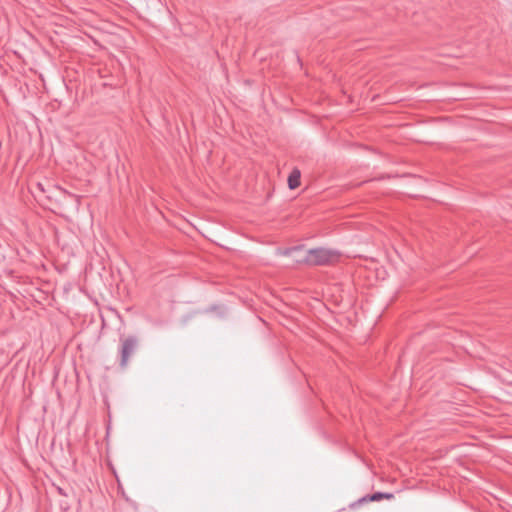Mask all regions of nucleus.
Returning a JSON list of instances; mask_svg holds the SVG:
<instances>
[{"label": "nucleus", "instance_id": "nucleus-1", "mask_svg": "<svg viewBox=\"0 0 512 512\" xmlns=\"http://www.w3.org/2000/svg\"><path fill=\"white\" fill-rule=\"evenodd\" d=\"M340 254L331 249L315 248L307 252L304 261L310 265H328L338 261Z\"/></svg>", "mask_w": 512, "mask_h": 512}, {"label": "nucleus", "instance_id": "nucleus-2", "mask_svg": "<svg viewBox=\"0 0 512 512\" xmlns=\"http://www.w3.org/2000/svg\"><path fill=\"white\" fill-rule=\"evenodd\" d=\"M120 353V366L126 368L130 357L134 354L138 347V339L136 336H128L121 338Z\"/></svg>", "mask_w": 512, "mask_h": 512}, {"label": "nucleus", "instance_id": "nucleus-3", "mask_svg": "<svg viewBox=\"0 0 512 512\" xmlns=\"http://www.w3.org/2000/svg\"><path fill=\"white\" fill-rule=\"evenodd\" d=\"M300 177L301 173L299 170L295 169L291 172L288 177V186L290 189H296L300 185Z\"/></svg>", "mask_w": 512, "mask_h": 512}, {"label": "nucleus", "instance_id": "nucleus-4", "mask_svg": "<svg viewBox=\"0 0 512 512\" xmlns=\"http://www.w3.org/2000/svg\"><path fill=\"white\" fill-rule=\"evenodd\" d=\"M392 497H393V495L390 494V493H380V492H378V493H374L370 497V500L371 501H378V500H380L382 498L391 499Z\"/></svg>", "mask_w": 512, "mask_h": 512}, {"label": "nucleus", "instance_id": "nucleus-5", "mask_svg": "<svg viewBox=\"0 0 512 512\" xmlns=\"http://www.w3.org/2000/svg\"><path fill=\"white\" fill-rule=\"evenodd\" d=\"M298 249H299L298 247L287 249L284 251V255H290L292 252H295Z\"/></svg>", "mask_w": 512, "mask_h": 512}]
</instances>
